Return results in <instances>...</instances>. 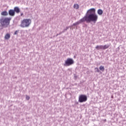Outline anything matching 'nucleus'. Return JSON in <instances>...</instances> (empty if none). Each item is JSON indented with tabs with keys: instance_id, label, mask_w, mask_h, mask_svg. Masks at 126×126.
Returning <instances> with one entry per match:
<instances>
[{
	"instance_id": "9b49d317",
	"label": "nucleus",
	"mask_w": 126,
	"mask_h": 126,
	"mask_svg": "<svg viewBox=\"0 0 126 126\" xmlns=\"http://www.w3.org/2000/svg\"><path fill=\"white\" fill-rule=\"evenodd\" d=\"M4 38H5V40H8V39H9V38H10V34H9V33H7L5 35Z\"/></svg>"
},
{
	"instance_id": "2eb2a0df",
	"label": "nucleus",
	"mask_w": 126,
	"mask_h": 126,
	"mask_svg": "<svg viewBox=\"0 0 126 126\" xmlns=\"http://www.w3.org/2000/svg\"><path fill=\"white\" fill-rule=\"evenodd\" d=\"M95 72H100V70H99V68L98 67H95L94 68Z\"/></svg>"
},
{
	"instance_id": "423d86ee",
	"label": "nucleus",
	"mask_w": 126,
	"mask_h": 126,
	"mask_svg": "<svg viewBox=\"0 0 126 126\" xmlns=\"http://www.w3.org/2000/svg\"><path fill=\"white\" fill-rule=\"evenodd\" d=\"M8 14H9V15H10V16H14V15H15V12L14 11V10L13 9H10L8 11Z\"/></svg>"
},
{
	"instance_id": "aec40b11",
	"label": "nucleus",
	"mask_w": 126,
	"mask_h": 126,
	"mask_svg": "<svg viewBox=\"0 0 126 126\" xmlns=\"http://www.w3.org/2000/svg\"><path fill=\"white\" fill-rule=\"evenodd\" d=\"M22 15H23V13H22L21 14V16H22Z\"/></svg>"
},
{
	"instance_id": "0eeeda50",
	"label": "nucleus",
	"mask_w": 126,
	"mask_h": 126,
	"mask_svg": "<svg viewBox=\"0 0 126 126\" xmlns=\"http://www.w3.org/2000/svg\"><path fill=\"white\" fill-rule=\"evenodd\" d=\"M14 11L16 13H19V12H20V9L18 7H15L14 8Z\"/></svg>"
},
{
	"instance_id": "7ed1b4c3",
	"label": "nucleus",
	"mask_w": 126,
	"mask_h": 126,
	"mask_svg": "<svg viewBox=\"0 0 126 126\" xmlns=\"http://www.w3.org/2000/svg\"><path fill=\"white\" fill-rule=\"evenodd\" d=\"M31 19H25L22 21L20 26L22 28H26L29 27V26H30V25L31 24Z\"/></svg>"
},
{
	"instance_id": "6ab92c4d",
	"label": "nucleus",
	"mask_w": 126,
	"mask_h": 126,
	"mask_svg": "<svg viewBox=\"0 0 126 126\" xmlns=\"http://www.w3.org/2000/svg\"><path fill=\"white\" fill-rule=\"evenodd\" d=\"M63 32H60L59 34H57V36H59V35H61V34H63Z\"/></svg>"
},
{
	"instance_id": "1a4fd4ad",
	"label": "nucleus",
	"mask_w": 126,
	"mask_h": 126,
	"mask_svg": "<svg viewBox=\"0 0 126 126\" xmlns=\"http://www.w3.org/2000/svg\"><path fill=\"white\" fill-rule=\"evenodd\" d=\"M95 49L96 50H103V45H97Z\"/></svg>"
},
{
	"instance_id": "6e6552de",
	"label": "nucleus",
	"mask_w": 126,
	"mask_h": 126,
	"mask_svg": "<svg viewBox=\"0 0 126 126\" xmlns=\"http://www.w3.org/2000/svg\"><path fill=\"white\" fill-rule=\"evenodd\" d=\"M1 15H2V16H7L8 13L6 11H4L1 13Z\"/></svg>"
},
{
	"instance_id": "f3484780",
	"label": "nucleus",
	"mask_w": 126,
	"mask_h": 126,
	"mask_svg": "<svg viewBox=\"0 0 126 126\" xmlns=\"http://www.w3.org/2000/svg\"><path fill=\"white\" fill-rule=\"evenodd\" d=\"M18 32H19V31H16L14 32V35H17V34H18Z\"/></svg>"
},
{
	"instance_id": "f8f14e48",
	"label": "nucleus",
	"mask_w": 126,
	"mask_h": 126,
	"mask_svg": "<svg viewBox=\"0 0 126 126\" xmlns=\"http://www.w3.org/2000/svg\"><path fill=\"white\" fill-rule=\"evenodd\" d=\"M110 47V45L106 44L104 46L102 45V50H106V49H108Z\"/></svg>"
},
{
	"instance_id": "4468645a",
	"label": "nucleus",
	"mask_w": 126,
	"mask_h": 126,
	"mask_svg": "<svg viewBox=\"0 0 126 126\" xmlns=\"http://www.w3.org/2000/svg\"><path fill=\"white\" fill-rule=\"evenodd\" d=\"M99 69L100 70H101V71H104V70H105V67H104L103 66H100L99 67Z\"/></svg>"
},
{
	"instance_id": "f257e3e1",
	"label": "nucleus",
	"mask_w": 126,
	"mask_h": 126,
	"mask_svg": "<svg viewBox=\"0 0 126 126\" xmlns=\"http://www.w3.org/2000/svg\"><path fill=\"white\" fill-rule=\"evenodd\" d=\"M98 20V15L96 14V9L94 8L89 9L86 15L81 19L78 22L74 23L73 26H76V25H79V24L85 22L86 21L87 23L90 22H94L96 23Z\"/></svg>"
},
{
	"instance_id": "9d476101",
	"label": "nucleus",
	"mask_w": 126,
	"mask_h": 126,
	"mask_svg": "<svg viewBox=\"0 0 126 126\" xmlns=\"http://www.w3.org/2000/svg\"><path fill=\"white\" fill-rule=\"evenodd\" d=\"M97 14H98V15H102V14H103V10L101 9H99L97 10Z\"/></svg>"
},
{
	"instance_id": "dca6fc26",
	"label": "nucleus",
	"mask_w": 126,
	"mask_h": 126,
	"mask_svg": "<svg viewBox=\"0 0 126 126\" xmlns=\"http://www.w3.org/2000/svg\"><path fill=\"white\" fill-rule=\"evenodd\" d=\"M69 28V27H67L66 28V29H64V30L62 31V32H63V33H64V32H65V31H67V30H68Z\"/></svg>"
},
{
	"instance_id": "a211bd4d",
	"label": "nucleus",
	"mask_w": 126,
	"mask_h": 126,
	"mask_svg": "<svg viewBox=\"0 0 126 126\" xmlns=\"http://www.w3.org/2000/svg\"><path fill=\"white\" fill-rule=\"evenodd\" d=\"M26 100H29L30 99V97L28 95L26 96Z\"/></svg>"
},
{
	"instance_id": "20e7f679",
	"label": "nucleus",
	"mask_w": 126,
	"mask_h": 126,
	"mask_svg": "<svg viewBox=\"0 0 126 126\" xmlns=\"http://www.w3.org/2000/svg\"><path fill=\"white\" fill-rule=\"evenodd\" d=\"M74 63V61L72 59L68 58L65 61L64 65L65 66H69V65H71Z\"/></svg>"
},
{
	"instance_id": "39448f33",
	"label": "nucleus",
	"mask_w": 126,
	"mask_h": 126,
	"mask_svg": "<svg viewBox=\"0 0 126 126\" xmlns=\"http://www.w3.org/2000/svg\"><path fill=\"white\" fill-rule=\"evenodd\" d=\"M79 102L80 103H83L87 101V96L84 94H81L79 96Z\"/></svg>"
},
{
	"instance_id": "f03ea898",
	"label": "nucleus",
	"mask_w": 126,
	"mask_h": 126,
	"mask_svg": "<svg viewBox=\"0 0 126 126\" xmlns=\"http://www.w3.org/2000/svg\"><path fill=\"white\" fill-rule=\"evenodd\" d=\"M10 20H11V18L10 17L8 18L2 16L0 18V23L2 26H8L10 23Z\"/></svg>"
},
{
	"instance_id": "ddd939ff",
	"label": "nucleus",
	"mask_w": 126,
	"mask_h": 126,
	"mask_svg": "<svg viewBox=\"0 0 126 126\" xmlns=\"http://www.w3.org/2000/svg\"><path fill=\"white\" fill-rule=\"evenodd\" d=\"M74 8H76V9H78V8H79V5H78V4H75L74 5Z\"/></svg>"
}]
</instances>
